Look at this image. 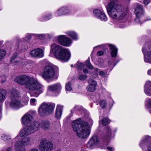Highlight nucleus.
<instances>
[{
    "label": "nucleus",
    "instance_id": "obj_27",
    "mask_svg": "<svg viewBox=\"0 0 151 151\" xmlns=\"http://www.w3.org/2000/svg\"><path fill=\"white\" fill-rule=\"evenodd\" d=\"M66 37V36L65 35H60L55 37L54 40L55 41L57 42L59 44L62 45Z\"/></svg>",
    "mask_w": 151,
    "mask_h": 151
},
{
    "label": "nucleus",
    "instance_id": "obj_24",
    "mask_svg": "<svg viewBox=\"0 0 151 151\" xmlns=\"http://www.w3.org/2000/svg\"><path fill=\"white\" fill-rule=\"evenodd\" d=\"M144 92L148 96H151V81L146 82L145 85Z\"/></svg>",
    "mask_w": 151,
    "mask_h": 151
},
{
    "label": "nucleus",
    "instance_id": "obj_21",
    "mask_svg": "<svg viewBox=\"0 0 151 151\" xmlns=\"http://www.w3.org/2000/svg\"><path fill=\"white\" fill-rule=\"evenodd\" d=\"M61 88V86L60 83H57L54 85L49 86L48 87V91L55 92L60 91Z\"/></svg>",
    "mask_w": 151,
    "mask_h": 151
},
{
    "label": "nucleus",
    "instance_id": "obj_60",
    "mask_svg": "<svg viewBox=\"0 0 151 151\" xmlns=\"http://www.w3.org/2000/svg\"><path fill=\"white\" fill-rule=\"evenodd\" d=\"M12 147H8L5 151H12Z\"/></svg>",
    "mask_w": 151,
    "mask_h": 151
},
{
    "label": "nucleus",
    "instance_id": "obj_38",
    "mask_svg": "<svg viewBox=\"0 0 151 151\" xmlns=\"http://www.w3.org/2000/svg\"><path fill=\"white\" fill-rule=\"evenodd\" d=\"M81 108L78 105L75 106L71 110L70 115L72 116L74 111H80L81 110Z\"/></svg>",
    "mask_w": 151,
    "mask_h": 151
},
{
    "label": "nucleus",
    "instance_id": "obj_28",
    "mask_svg": "<svg viewBox=\"0 0 151 151\" xmlns=\"http://www.w3.org/2000/svg\"><path fill=\"white\" fill-rule=\"evenodd\" d=\"M65 33L70 36L74 40H77L78 39V36L77 34L73 31H68L66 32Z\"/></svg>",
    "mask_w": 151,
    "mask_h": 151
},
{
    "label": "nucleus",
    "instance_id": "obj_23",
    "mask_svg": "<svg viewBox=\"0 0 151 151\" xmlns=\"http://www.w3.org/2000/svg\"><path fill=\"white\" fill-rule=\"evenodd\" d=\"M106 45L109 47L111 56L113 58L116 57L117 54L118 49L117 48L112 44H108Z\"/></svg>",
    "mask_w": 151,
    "mask_h": 151
},
{
    "label": "nucleus",
    "instance_id": "obj_8",
    "mask_svg": "<svg viewBox=\"0 0 151 151\" xmlns=\"http://www.w3.org/2000/svg\"><path fill=\"white\" fill-rule=\"evenodd\" d=\"M112 138L111 130L109 127H107L101 135L100 142H99L98 145V147L101 149H105Z\"/></svg>",
    "mask_w": 151,
    "mask_h": 151
},
{
    "label": "nucleus",
    "instance_id": "obj_47",
    "mask_svg": "<svg viewBox=\"0 0 151 151\" xmlns=\"http://www.w3.org/2000/svg\"><path fill=\"white\" fill-rule=\"evenodd\" d=\"M36 100L35 99L32 98L30 100V103L31 105L35 106L36 105Z\"/></svg>",
    "mask_w": 151,
    "mask_h": 151
},
{
    "label": "nucleus",
    "instance_id": "obj_49",
    "mask_svg": "<svg viewBox=\"0 0 151 151\" xmlns=\"http://www.w3.org/2000/svg\"><path fill=\"white\" fill-rule=\"evenodd\" d=\"M98 70L99 69L97 68H95L94 69V71L93 73L94 77H96L98 76Z\"/></svg>",
    "mask_w": 151,
    "mask_h": 151
},
{
    "label": "nucleus",
    "instance_id": "obj_44",
    "mask_svg": "<svg viewBox=\"0 0 151 151\" xmlns=\"http://www.w3.org/2000/svg\"><path fill=\"white\" fill-rule=\"evenodd\" d=\"M85 65L89 69H92L93 68V66L89 60H87L86 61Z\"/></svg>",
    "mask_w": 151,
    "mask_h": 151
},
{
    "label": "nucleus",
    "instance_id": "obj_7",
    "mask_svg": "<svg viewBox=\"0 0 151 151\" xmlns=\"http://www.w3.org/2000/svg\"><path fill=\"white\" fill-rule=\"evenodd\" d=\"M55 106V104L44 102L39 106L38 109V114L41 116L49 115L53 112Z\"/></svg>",
    "mask_w": 151,
    "mask_h": 151
},
{
    "label": "nucleus",
    "instance_id": "obj_57",
    "mask_svg": "<svg viewBox=\"0 0 151 151\" xmlns=\"http://www.w3.org/2000/svg\"><path fill=\"white\" fill-rule=\"evenodd\" d=\"M25 100L26 101L25 103L26 104H27V103L29 101V98H28V97H27L26 96H25Z\"/></svg>",
    "mask_w": 151,
    "mask_h": 151
},
{
    "label": "nucleus",
    "instance_id": "obj_19",
    "mask_svg": "<svg viewBox=\"0 0 151 151\" xmlns=\"http://www.w3.org/2000/svg\"><path fill=\"white\" fill-rule=\"evenodd\" d=\"M32 57H42L44 55V50L40 48L35 49L32 50L30 53Z\"/></svg>",
    "mask_w": 151,
    "mask_h": 151
},
{
    "label": "nucleus",
    "instance_id": "obj_12",
    "mask_svg": "<svg viewBox=\"0 0 151 151\" xmlns=\"http://www.w3.org/2000/svg\"><path fill=\"white\" fill-rule=\"evenodd\" d=\"M22 131V130L20 132L19 135H18L13 139L12 141L13 142H17V143H19L20 145L24 147L25 146H27L30 144L31 139L29 137H26L28 135L21 136L20 135V132Z\"/></svg>",
    "mask_w": 151,
    "mask_h": 151
},
{
    "label": "nucleus",
    "instance_id": "obj_30",
    "mask_svg": "<svg viewBox=\"0 0 151 151\" xmlns=\"http://www.w3.org/2000/svg\"><path fill=\"white\" fill-rule=\"evenodd\" d=\"M6 91L3 89H0V102L3 101L5 99Z\"/></svg>",
    "mask_w": 151,
    "mask_h": 151
},
{
    "label": "nucleus",
    "instance_id": "obj_35",
    "mask_svg": "<svg viewBox=\"0 0 151 151\" xmlns=\"http://www.w3.org/2000/svg\"><path fill=\"white\" fill-rule=\"evenodd\" d=\"M18 54V53L17 52H16L14 53L12 56L10 60L11 62L14 65H17V63L19 62L18 61L17 62V61L15 60L17 58Z\"/></svg>",
    "mask_w": 151,
    "mask_h": 151
},
{
    "label": "nucleus",
    "instance_id": "obj_59",
    "mask_svg": "<svg viewBox=\"0 0 151 151\" xmlns=\"http://www.w3.org/2000/svg\"><path fill=\"white\" fill-rule=\"evenodd\" d=\"M29 151H39L37 149L35 148H33L30 149Z\"/></svg>",
    "mask_w": 151,
    "mask_h": 151
},
{
    "label": "nucleus",
    "instance_id": "obj_48",
    "mask_svg": "<svg viewBox=\"0 0 151 151\" xmlns=\"http://www.w3.org/2000/svg\"><path fill=\"white\" fill-rule=\"evenodd\" d=\"M87 77L86 75H81L79 76V79L81 80H84L86 79Z\"/></svg>",
    "mask_w": 151,
    "mask_h": 151
},
{
    "label": "nucleus",
    "instance_id": "obj_15",
    "mask_svg": "<svg viewBox=\"0 0 151 151\" xmlns=\"http://www.w3.org/2000/svg\"><path fill=\"white\" fill-rule=\"evenodd\" d=\"M33 120L32 116L28 113H26L22 117V124L27 126L24 127L22 130L27 128H29L30 129L33 127V123L32 122Z\"/></svg>",
    "mask_w": 151,
    "mask_h": 151
},
{
    "label": "nucleus",
    "instance_id": "obj_14",
    "mask_svg": "<svg viewBox=\"0 0 151 151\" xmlns=\"http://www.w3.org/2000/svg\"><path fill=\"white\" fill-rule=\"evenodd\" d=\"M53 148L52 142L46 139H42L39 146V149L41 151H51Z\"/></svg>",
    "mask_w": 151,
    "mask_h": 151
},
{
    "label": "nucleus",
    "instance_id": "obj_37",
    "mask_svg": "<svg viewBox=\"0 0 151 151\" xmlns=\"http://www.w3.org/2000/svg\"><path fill=\"white\" fill-rule=\"evenodd\" d=\"M72 83L71 81H69L66 83L65 88L66 91H69L72 90Z\"/></svg>",
    "mask_w": 151,
    "mask_h": 151
},
{
    "label": "nucleus",
    "instance_id": "obj_63",
    "mask_svg": "<svg viewBox=\"0 0 151 151\" xmlns=\"http://www.w3.org/2000/svg\"><path fill=\"white\" fill-rule=\"evenodd\" d=\"M1 110H2V109H1V106L0 105V115L1 114Z\"/></svg>",
    "mask_w": 151,
    "mask_h": 151
},
{
    "label": "nucleus",
    "instance_id": "obj_36",
    "mask_svg": "<svg viewBox=\"0 0 151 151\" xmlns=\"http://www.w3.org/2000/svg\"><path fill=\"white\" fill-rule=\"evenodd\" d=\"M1 138L4 141L7 142L11 140V137L9 135L5 134H3L1 136Z\"/></svg>",
    "mask_w": 151,
    "mask_h": 151
},
{
    "label": "nucleus",
    "instance_id": "obj_58",
    "mask_svg": "<svg viewBox=\"0 0 151 151\" xmlns=\"http://www.w3.org/2000/svg\"><path fill=\"white\" fill-rule=\"evenodd\" d=\"M147 74L148 75L151 76V68L147 70Z\"/></svg>",
    "mask_w": 151,
    "mask_h": 151
},
{
    "label": "nucleus",
    "instance_id": "obj_56",
    "mask_svg": "<svg viewBox=\"0 0 151 151\" xmlns=\"http://www.w3.org/2000/svg\"><path fill=\"white\" fill-rule=\"evenodd\" d=\"M88 122L89 125H92L93 123V121L90 118L89 119Z\"/></svg>",
    "mask_w": 151,
    "mask_h": 151
},
{
    "label": "nucleus",
    "instance_id": "obj_55",
    "mask_svg": "<svg viewBox=\"0 0 151 151\" xmlns=\"http://www.w3.org/2000/svg\"><path fill=\"white\" fill-rule=\"evenodd\" d=\"M104 54V52L102 51H99L97 52V54L99 56H101Z\"/></svg>",
    "mask_w": 151,
    "mask_h": 151
},
{
    "label": "nucleus",
    "instance_id": "obj_46",
    "mask_svg": "<svg viewBox=\"0 0 151 151\" xmlns=\"http://www.w3.org/2000/svg\"><path fill=\"white\" fill-rule=\"evenodd\" d=\"M107 74L106 72H104L102 70L99 71V75L101 77H104Z\"/></svg>",
    "mask_w": 151,
    "mask_h": 151
},
{
    "label": "nucleus",
    "instance_id": "obj_1",
    "mask_svg": "<svg viewBox=\"0 0 151 151\" xmlns=\"http://www.w3.org/2000/svg\"><path fill=\"white\" fill-rule=\"evenodd\" d=\"M108 14L114 27L122 28L125 27L124 23L127 19L128 9L117 5L116 0H111L107 6Z\"/></svg>",
    "mask_w": 151,
    "mask_h": 151
},
{
    "label": "nucleus",
    "instance_id": "obj_52",
    "mask_svg": "<svg viewBox=\"0 0 151 151\" xmlns=\"http://www.w3.org/2000/svg\"><path fill=\"white\" fill-rule=\"evenodd\" d=\"M44 35L45 39H50L52 37L51 35L48 33L44 34Z\"/></svg>",
    "mask_w": 151,
    "mask_h": 151
},
{
    "label": "nucleus",
    "instance_id": "obj_61",
    "mask_svg": "<svg viewBox=\"0 0 151 151\" xmlns=\"http://www.w3.org/2000/svg\"><path fill=\"white\" fill-rule=\"evenodd\" d=\"M83 71L85 73H88V70L87 69L85 68L83 70Z\"/></svg>",
    "mask_w": 151,
    "mask_h": 151
},
{
    "label": "nucleus",
    "instance_id": "obj_62",
    "mask_svg": "<svg viewBox=\"0 0 151 151\" xmlns=\"http://www.w3.org/2000/svg\"><path fill=\"white\" fill-rule=\"evenodd\" d=\"M117 130V129L116 128H115L112 130V131L114 132L115 133L116 132Z\"/></svg>",
    "mask_w": 151,
    "mask_h": 151
},
{
    "label": "nucleus",
    "instance_id": "obj_6",
    "mask_svg": "<svg viewBox=\"0 0 151 151\" xmlns=\"http://www.w3.org/2000/svg\"><path fill=\"white\" fill-rule=\"evenodd\" d=\"M18 91L13 88L11 91L10 100L8 103L10 106L14 109L23 106L18 97Z\"/></svg>",
    "mask_w": 151,
    "mask_h": 151
},
{
    "label": "nucleus",
    "instance_id": "obj_64",
    "mask_svg": "<svg viewBox=\"0 0 151 151\" xmlns=\"http://www.w3.org/2000/svg\"><path fill=\"white\" fill-rule=\"evenodd\" d=\"M3 42V41H0V45H1Z\"/></svg>",
    "mask_w": 151,
    "mask_h": 151
},
{
    "label": "nucleus",
    "instance_id": "obj_41",
    "mask_svg": "<svg viewBox=\"0 0 151 151\" xmlns=\"http://www.w3.org/2000/svg\"><path fill=\"white\" fill-rule=\"evenodd\" d=\"M75 68L79 70H81L84 67V65L82 63L78 62L74 66Z\"/></svg>",
    "mask_w": 151,
    "mask_h": 151
},
{
    "label": "nucleus",
    "instance_id": "obj_9",
    "mask_svg": "<svg viewBox=\"0 0 151 151\" xmlns=\"http://www.w3.org/2000/svg\"><path fill=\"white\" fill-rule=\"evenodd\" d=\"M139 145L142 151H151V137L145 136L140 140Z\"/></svg>",
    "mask_w": 151,
    "mask_h": 151
},
{
    "label": "nucleus",
    "instance_id": "obj_22",
    "mask_svg": "<svg viewBox=\"0 0 151 151\" xmlns=\"http://www.w3.org/2000/svg\"><path fill=\"white\" fill-rule=\"evenodd\" d=\"M28 43L25 39H22L19 42V46L18 47V50L24 51L26 50L28 48Z\"/></svg>",
    "mask_w": 151,
    "mask_h": 151
},
{
    "label": "nucleus",
    "instance_id": "obj_10",
    "mask_svg": "<svg viewBox=\"0 0 151 151\" xmlns=\"http://www.w3.org/2000/svg\"><path fill=\"white\" fill-rule=\"evenodd\" d=\"M142 51L144 62L151 64V42L145 45L142 47Z\"/></svg>",
    "mask_w": 151,
    "mask_h": 151
},
{
    "label": "nucleus",
    "instance_id": "obj_5",
    "mask_svg": "<svg viewBox=\"0 0 151 151\" xmlns=\"http://www.w3.org/2000/svg\"><path fill=\"white\" fill-rule=\"evenodd\" d=\"M33 125V127L31 129H29V128H27L22 130L20 132V135L21 136L24 135L30 134L32 132L37 130L40 127H41L44 129H48L50 127V124L49 122L47 120L42 121L41 123L38 122H34Z\"/></svg>",
    "mask_w": 151,
    "mask_h": 151
},
{
    "label": "nucleus",
    "instance_id": "obj_26",
    "mask_svg": "<svg viewBox=\"0 0 151 151\" xmlns=\"http://www.w3.org/2000/svg\"><path fill=\"white\" fill-rule=\"evenodd\" d=\"M63 107V106L60 105H57V106L55 115L56 118L58 119H60L61 117L62 114Z\"/></svg>",
    "mask_w": 151,
    "mask_h": 151
},
{
    "label": "nucleus",
    "instance_id": "obj_42",
    "mask_svg": "<svg viewBox=\"0 0 151 151\" xmlns=\"http://www.w3.org/2000/svg\"><path fill=\"white\" fill-rule=\"evenodd\" d=\"M100 105L102 109H104L107 105V102L105 100H103L100 103Z\"/></svg>",
    "mask_w": 151,
    "mask_h": 151
},
{
    "label": "nucleus",
    "instance_id": "obj_33",
    "mask_svg": "<svg viewBox=\"0 0 151 151\" xmlns=\"http://www.w3.org/2000/svg\"><path fill=\"white\" fill-rule=\"evenodd\" d=\"M54 15L56 17H60L64 16L61 7L58 9L54 12Z\"/></svg>",
    "mask_w": 151,
    "mask_h": 151
},
{
    "label": "nucleus",
    "instance_id": "obj_54",
    "mask_svg": "<svg viewBox=\"0 0 151 151\" xmlns=\"http://www.w3.org/2000/svg\"><path fill=\"white\" fill-rule=\"evenodd\" d=\"M107 149L109 151H114V148L112 147H107Z\"/></svg>",
    "mask_w": 151,
    "mask_h": 151
},
{
    "label": "nucleus",
    "instance_id": "obj_11",
    "mask_svg": "<svg viewBox=\"0 0 151 151\" xmlns=\"http://www.w3.org/2000/svg\"><path fill=\"white\" fill-rule=\"evenodd\" d=\"M54 68V66L50 65L46 66L42 75L43 78L47 81L52 78L55 75Z\"/></svg>",
    "mask_w": 151,
    "mask_h": 151
},
{
    "label": "nucleus",
    "instance_id": "obj_34",
    "mask_svg": "<svg viewBox=\"0 0 151 151\" xmlns=\"http://www.w3.org/2000/svg\"><path fill=\"white\" fill-rule=\"evenodd\" d=\"M145 107L147 109L151 108V98H147L145 101Z\"/></svg>",
    "mask_w": 151,
    "mask_h": 151
},
{
    "label": "nucleus",
    "instance_id": "obj_25",
    "mask_svg": "<svg viewBox=\"0 0 151 151\" xmlns=\"http://www.w3.org/2000/svg\"><path fill=\"white\" fill-rule=\"evenodd\" d=\"M53 17V14L51 13H49L48 14H44L39 18V20L40 21L43 22L47 21L52 19Z\"/></svg>",
    "mask_w": 151,
    "mask_h": 151
},
{
    "label": "nucleus",
    "instance_id": "obj_53",
    "mask_svg": "<svg viewBox=\"0 0 151 151\" xmlns=\"http://www.w3.org/2000/svg\"><path fill=\"white\" fill-rule=\"evenodd\" d=\"M150 0H144V3L145 5H148L150 2Z\"/></svg>",
    "mask_w": 151,
    "mask_h": 151
},
{
    "label": "nucleus",
    "instance_id": "obj_31",
    "mask_svg": "<svg viewBox=\"0 0 151 151\" xmlns=\"http://www.w3.org/2000/svg\"><path fill=\"white\" fill-rule=\"evenodd\" d=\"M72 42V40L70 38L67 37H66L62 45L66 47H69L71 45Z\"/></svg>",
    "mask_w": 151,
    "mask_h": 151
},
{
    "label": "nucleus",
    "instance_id": "obj_45",
    "mask_svg": "<svg viewBox=\"0 0 151 151\" xmlns=\"http://www.w3.org/2000/svg\"><path fill=\"white\" fill-rule=\"evenodd\" d=\"M35 35L37 37L42 40H43L45 39V38L44 35V34H35Z\"/></svg>",
    "mask_w": 151,
    "mask_h": 151
},
{
    "label": "nucleus",
    "instance_id": "obj_17",
    "mask_svg": "<svg viewBox=\"0 0 151 151\" xmlns=\"http://www.w3.org/2000/svg\"><path fill=\"white\" fill-rule=\"evenodd\" d=\"M95 63L99 67L102 68L109 67L112 64V60L110 59L108 61H106L104 60L102 58H99L96 60Z\"/></svg>",
    "mask_w": 151,
    "mask_h": 151
},
{
    "label": "nucleus",
    "instance_id": "obj_43",
    "mask_svg": "<svg viewBox=\"0 0 151 151\" xmlns=\"http://www.w3.org/2000/svg\"><path fill=\"white\" fill-rule=\"evenodd\" d=\"M85 65L89 69H92L93 68V66L89 60H87L86 61Z\"/></svg>",
    "mask_w": 151,
    "mask_h": 151
},
{
    "label": "nucleus",
    "instance_id": "obj_18",
    "mask_svg": "<svg viewBox=\"0 0 151 151\" xmlns=\"http://www.w3.org/2000/svg\"><path fill=\"white\" fill-rule=\"evenodd\" d=\"M98 137L96 135H93L90 139L87 144V147L89 148H93L98 145L99 143Z\"/></svg>",
    "mask_w": 151,
    "mask_h": 151
},
{
    "label": "nucleus",
    "instance_id": "obj_20",
    "mask_svg": "<svg viewBox=\"0 0 151 151\" xmlns=\"http://www.w3.org/2000/svg\"><path fill=\"white\" fill-rule=\"evenodd\" d=\"M88 82L89 84L87 86V90L90 92L94 91L96 89V82L92 79H90Z\"/></svg>",
    "mask_w": 151,
    "mask_h": 151
},
{
    "label": "nucleus",
    "instance_id": "obj_2",
    "mask_svg": "<svg viewBox=\"0 0 151 151\" xmlns=\"http://www.w3.org/2000/svg\"><path fill=\"white\" fill-rule=\"evenodd\" d=\"M15 81L22 85H24L26 88L31 91H38L37 93L31 95V96L38 97L45 90L44 86L41 84L35 78L23 75L16 77Z\"/></svg>",
    "mask_w": 151,
    "mask_h": 151
},
{
    "label": "nucleus",
    "instance_id": "obj_51",
    "mask_svg": "<svg viewBox=\"0 0 151 151\" xmlns=\"http://www.w3.org/2000/svg\"><path fill=\"white\" fill-rule=\"evenodd\" d=\"M35 34H27L25 36V38L28 40H29L31 37L32 35H35Z\"/></svg>",
    "mask_w": 151,
    "mask_h": 151
},
{
    "label": "nucleus",
    "instance_id": "obj_13",
    "mask_svg": "<svg viewBox=\"0 0 151 151\" xmlns=\"http://www.w3.org/2000/svg\"><path fill=\"white\" fill-rule=\"evenodd\" d=\"M134 13L136 16L135 19V21L141 24L144 21L143 19L144 16V11L143 6L141 5L140 4L137 5L134 11Z\"/></svg>",
    "mask_w": 151,
    "mask_h": 151
},
{
    "label": "nucleus",
    "instance_id": "obj_16",
    "mask_svg": "<svg viewBox=\"0 0 151 151\" xmlns=\"http://www.w3.org/2000/svg\"><path fill=\"white\" fill-rule=\"evenodd\" d=\"M93 13L94 17L97 19L104 22L107 21L108 17L103 10L95 9L93 10Z\"/></svg>",
    "mask_w": 151,
    "mask_h": 151
},
{
    "label": "nucleus",
    "instance_id": "obj_29",
    "mask_svg": "<svg viewBox=\"0 0 151 151\" xmlns=\"http://www.w3.org/2000/svg\"><path fill=\"white\" fill-rule=\"evenodd\" d=\"M14 143V146L15 151H26L25 147L20 145V144L17 142H13Z\"/></svg>",
    "mask_w": 151,
    "mask_h": 151
},
{
    "label": "nucleus",
    "instance_id": "obj_3",
    "mask_svg": "<svg viewBox=\"0 0 151 151\" xmlns=\"http://www.w3.org/2000/svg\"><path fill=\"white\" fill-rule=\"evenodd\" d=\"M50 47V56H52V52L56 58L63 62H67L70 59L71 54L68 50L55 43L51 45Z\"/></svg>",
    "mask_w": 151,
    "mask_h": 151
},
{
    "label": "nucleus",
    "instance_id": "obj_39",
    "mask_svg": "<svg viewBox=\"0 0 151 151\" xmlns=\"http://www.w3.org/2000/svg\"><path fill=\"white\" fill-rule=\"evenodd\" d=\"M109 122L107 118H103L101 121L100 120L99 121V125L100 126L101 124H102L103 125H107Z\"/></svg>",
    "mask_w": 151,
    "mask_h": 151
},
{
    "label": "nucleus",
    "instance_id": "obj_32",
    "mask_svg": "<svg viewBox=\"0 0 151 151\" xmlns=\"http://www.w3.org/2000/svg\"><path fill=\"white\" fill-rule=\"evenodd\" d=\"M64 15L70 14L71 10L69 7L67 6H63L61 7Z\"/></svg>",
    "mask_w": 151,
    "mask_h": 151
},
{
    "label": "nucleus",
    "instance_id": "obj_40",
    "mask_svg": "<svg viewBox=\"0 0 151 151\" xmlns=\"http://www.w3.org/2000/svg\"><path fill=\"white\" fill-rule=\"evenodd\" d=\"M6 54V51L4 49H0V61L4 58Z\"/></svg>",
    "mask_w": 151,
    "mask_h": 151
},
{
    "label": "nucleus",
    "instance_id": "obj_4",
    "mask_svg": "<svg viewBox=\"0 0 151 151\" xmlns=\"http://www.w3.org/2000/svg\"><path fill=\"white\" fill-rule=\"evenodd\" d=\"M73 130L76 132L77 136L79 138L85 139L90 134V128L88 123L83 121L80 118L72 123Z\"/></svg>",
    "mask_w": 151,
    "mask_h": 151
},
{
    "label": "nucleus",
    "instance_id": "obj_50",
    "mask_svg": "<svg viewBox=\"0 0 151 151\" xmlns=\"http://www.w3.org/2000/svg\"><path fill=\"white\" fill-rule=\"evenodd\" d=\"M120 60V59L119 58H115L113 64V68L116 65V64Z\"/></svg>",
    "mask_w": 151,
    "mask_h": 151
}]
</instances>
